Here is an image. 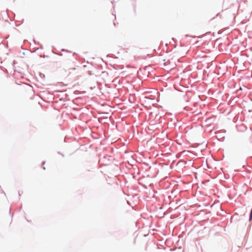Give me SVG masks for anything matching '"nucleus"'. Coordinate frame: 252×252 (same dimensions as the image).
Returning <instances> with one entry per match:
<instances>
[{
    "label": "nucleus",
    "instance_id": "nucleus-1",
    "mask_svg": "<svg viewBox=\"0 0 252 252\" xmlns=\"http://www.w3.org/2000/svg\"><path fill=\"white\" fill-rule=\"evenodd\" d=\"M239 90H242V88H241V87H240V88Z\"/></svg>",
    "mask_w": 252,
    "mask_h": 252
}]
</instances>
